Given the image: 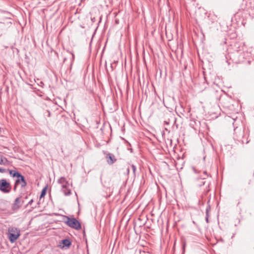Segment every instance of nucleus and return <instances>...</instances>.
I'll return each mask as SVG.
<instances>
[{
  "instance_id": "4be33fe9",
  "label": "nucleus",
  "mask_w": 254,
  "mask_h": 254,
  "mask_svg": "<svg viewBox=\"0 0 254 254\" xmlns=\"http://www.w3.org/2000/svg\"><path fill=\"white\" fill-rule=\"evenodd\" d=\"M209 217H207V216H206L205 217V221L206 222L208 223L209 222Z\"/></svg>"
},
{
  "instance_id": "c85d7f7f",
  "label": "nucleus",
  "mask_w": 254,
  "mask_h": 254,
  "mask_svg": "<svg viewBox=\"0 0 254 254\" xmlns=\"http://www.w3.org/2000/svg\"><path fill=\"white\" fill-rule=\"evenodd\" d=\"M100 130H101V131H102V132L103 133V127H102L100 128Z\"/></svg>"
},
{
  "instance_id": "0eeeda50",
  "label": "nucleus",
  "mask_w": 254,
  "mask_h": 254,
  "mask_svg": "<svg viewBox=\"0 0 254 254\" xmlns=\"http://www.w3.org/2000/svg\"><path fill=\"white\" fill-rule=\"evenodd\" d=\"M107 162L109 165H112L114 163L117 159L115 155L112 153H109L107 154L106 157Z\"/></svg>"
},
{
  "instance_id": "20e7f679",
  "label": "nucleus",
  "mask_w": 254,
  "mask_h": 254,
  "mask_svg": "<svg viewBox=\"0 0 254 254\" xmlns=\"http://www.w3.org/2000/svg\"><path fill=\"white\" fill-rule=\"evenodd\" d=\"M11 187L9 183L5 179L0 180V190L4 193H9L11 191Z\"/></svg>"
},
{
  "instance_id": "a211bd4d",
  "label": "nucleus",
  "mask_w": 254,
  "mask_h": 254,
  "mask_svg": "<svg viewBox=\"0 0 254 254\" xmlns=\"http://www.w3.org/2000/svg\"><path fill=\"white\" fill-rule=\"evenodd\" d=\"M131 167L132 168V170L133 174L135 175V171H136V167H135V166L134 165H131Z\"/></svg>"
},
{
  "instance_id": "cd10ccee",
  "label": "nucleus",
  "mask_w": 254,
  "mask_h": 254,
  "mask_svg": "<svg viewBox=\"0 0 254 254\" xmlns=\"http://www.w3.org/2000/svg\"><path fill=\"white\" fill-rule=\"evenodd\" d=\"M71 54H72V59L73 60L74 59V55L73 53H72Z\"/></svg>"
},
{
  "instance_id": "a878e982",
  "label": "nucleus",
  "mask_w": 254,
  "mask_h": 254,
  "mask_svg": "<svg viewBox=\"0 0 254 254\" xmlns=\"http://www.w3.org/2000/svg\"><path fill=\"white\" fill-rule=\"evenodd\" d=\"M204 174L206 176H208V175L207 174V173L206 171H204Z\"/></svg>"
},
{
  "instance_id": "7ed1b4c3",
  "label": "nucleus",
  "mask_w": 254,
  "mask_h": 254,
  "mask_svg": "<svg viewBox=\"0 0 254 254\" xmlns=\"http://www.w3.org/2000/svg\"><path fill=\"white\" fill-rule=\"evenodd\" d=\"M232 99L226 95L221 96L219 98V103L225 108L230 109L232 104Z\"/></svg>"
},
{
  "instance_id": "39448f33",
  "label": "nucleus",
  "mask_w": 254,
  "mask_h": 254,
  "mask_svg": "<svg viewBox=\"0 0 254 254\" xmlns=\"http://www.w3.org/2000/svg\"><path fill=\"white\" fill-rule=\"evenodd\" d=\"M243 52L242 51H241V50L237 51L236 52L233 53L232 55L233 60L235 61L236 63L242 62L243 61L241 59H238V60H237L236 59V57L239 56V57H241L243 58Z\"/></svg>"
},
{
  "instance_id": "f03ea898",
  "label": "nucleus",
  "mask_w": 254,
  "mask_h": 254,
  "mask_svg": "<svg viewBox=\"0 0 254 254\" xmlns=\"http://www.w3.org/2000/svg\"><path fill=\"white\" fill-rule=\"evenodd\" d=\"M20 235V230L17 228L12 227L8 229V238L11 243H14Z\"/></svg>"
},
{
  "instance_id": "9d476101",
  "label": "nucleus",
  "mask_w": 254,
  "mask_h": 254,
  "mask_svg": "<svg viewBox=\"0 0 254 254\" xmlns=\"http://www.w3.org/2000/svg\"><path fill=\"white\" fill-rule=\"evenodd\" d=\"M69 184L66 185L65 188H62L61 191L64 193V195L68 196L71 194V190L69 188Z\"/></svg>"
},
{
  "instance_id": "dca6fc26",
  "label": "nucleus",
  "mask_w": 254,
  "mask_h": 254,
  "mask_svg": "<svg viewBox=\"0 0 254 254\" xmlns=\"http://www.w3.org/2000/svg\"><path fill=\"white\" fill-rule=\"evenodd\" d=\"M47 191V187H45L42 190L41 194H40V198H42V197H44Z\"/></svg>"
},
{
  "instance_id": "f257e3e1",
  "label": "nucleus",
  "mask_w": 254,
  "mask_h": 254,
  "mask_svg": "<svg viewBox=\"0 0 254 254\" xmlns=\"http://www.w3.org/2000/svg\"><path fill=\"white\" fill-rule=\"evenodd\" d=\"M66 221H65L66 224L71 228L80 230L81 228V225L80 222L75 218H70L66 216Z\"/></svg>"
},
{
  "instance_id": "1a4fd4ad",
  "label": "nucleus",
  "mask_w": 254,
  "mask_h": 254,
  "mask_svg": "<svg viewBox=\"0 0 254 254\" xmlns=\"http://www.w3.org/2000/svg\"><path fill=\"white\" fill-rule=\"evenodd\" d=\"M58 184L61 185L62 188H65L66 185H68L69 183L64 177H62L58 180Z\"/></svg>"
},
{
  "instance_id": "ddd939ff",
  "label": "nucleus",
  "mask_w": 254,
  "mask_h": 254,
  "mask_svg": "<svg viewBox=\"0 0 254 254\" xmlns=\"http://www.w3.org/2000/svg\"><path fill=\"white\" fill-rule=\"evenodd\" d=\"M61 243L63 245V247H65L67 248H68L71 244L70 240L67 239L62 240Z\"/></svg>"
},
{
  "instance_id": "c756f323",
  "label": "nucleus",
  "mask_w": 254,
  "mask_h": 254,
  "mask_svg": "<svg viewBox=\"0 0 254 254\" xmlns=\"http://www.w3.org/2000/svg\"><path fill=\"white\" fill-rule=\"evenodd\" d=\"M240 133H241V135L242 136H243V132H242V131H240Z\"/></svg>"
},
{
  "instance_id": "423d86ee",
  "label": "nucleus",
  "mask_w": 254,
  "mask_h": 254,
  "mask_svg": "<svg viewBox=\"0 0 254 254\" xmlns=\"http://www.w3.org/2000/svg\"><path fill=\"white\" fill-rule=\"evenodd\" d=\"M16 185H19L20 184L21 187L23 188L25 187L27 185V182L25 179L24 177L21 175V176L19 178H17V179L15 181Z\"/></svg>"
},
{
  "instance_id": "412c9836",
  "label": "nucleus",
  "mask_w": 254,
  "mask_h": 254,
  "mask_svg": "<svg viewBox=\"0 0 254 254\" xmlns=\"http://www.w3.org/2000/svg\"><path fill=\"white\" fill-rule=\"evenodd\" d=\"M18 185H16L15 183H14V187H13V190L14 191H16L17 190Z\"/></svg>"
},
{
  "instance_id": "6ab92c4d",
  "label": "nucleus",
  "mask_w": 254,
  "mask_h": 254,
  "mask_svg": "<svg viewBox=\"0 0 254 254\" xmlns=\"http://www.w3.org/2000/svg\"><path fill=\"white\" fill-rule=\"evenodd\" d=\"M235 134H236V132H235ZM235 138L236 139H237L239 141L243 142V141L240 138H239V137H237L236 134H235Z\"/></svg>"
},
{
  "instance_id": "4468645a",
  "label": "nucleus",
  "mask_w": 254,
  "mask_h": 254,
  "mask_svg": "<svg viewBox=\"0 0 254 254\" xmlns=\"http://www.w3.org/2000/svg\"><path fill=\"white\" fill-rule=\"evenodd\" d=\"M7 158L0 155V164H5V162H7Z\"/></svg>"
},
{
  "instance_id": "2f4dec72",
  "label": "nucleus",
  "mask_w": 254,
  "mask_h": 254,
  "mask_svg": "<svg viewBox=\"0 0 254 254\" xmlns=\"http://www.w3.org/2000/svg\"><path fill=\"white\" fill-rule=\"evenodd\" d=\"M173 119H174V122H175L176 121V120L174 118H173Z\"/></svg>"
},
{
  "instance_id": "bb28decb",
  "label": "nucleus",
  "mask_w": 254,
  "mask_h": 254,
  "mask_svg": "<svg viewBox=\"0 0 254 254\" xmlns=\"http://www.w3.org/2000/svg\"><path fill=\"white\" fill-rule=\"evenodd\" d=\"M252 180L250 179V180L249 181L248 184H249V185H250V184H251V183H252Z\"/></svg>"
},
{
  "instance_id": "f3484780",
  "label": "nucleus",
  "mask_w": 254,
  "mask_h": 254,
  "mask_svg": "<svg viewBox=\"0 0 254 254\" xmlns=\"http://www.w3.org/2000/svg\"><path fill=\"white\" fill-rule=\"evenodd\" d=\"M186 245V242H183V254H184L185 252Z\"/></svg>"
},
{
  "instance_id": "aec40b11",
  "label": "nucleus",
  "mask_w": 254,
  "mask_h": 254,
  "mask_svg": "<svg viewBox=\"0 0 254 254\" xmlns=\"http://www.w3.org/2000/svg\"><path fill=\"white\" fill-rule=\"evenodd\" d=\"M6 172V169L0 168V173H3Z\"/></svg>"
},
{
  "instance_id": "7c9ffc66",
  "label": "nucleus",
  "mask_w": 254,
  "mask_h": 254,
  "mask_svg": "<svg viewBox=\"0 0 254 254\" xmlns=\"http://www.w3.org/2000/svg\"><path fill=\"white\" fill-rule=\"evenodd\" d=\"M248 63H249V64L251 63V61H248Z\"/></svg>"
},
{
  "instance_id": "6e6552de",
  "label": "nucleus",
  "mask_w": 254,
  "mask_h": 254,
  "mask_svg": "<svg viewBox=\"0 0 254 254\" xmlns=\"http://www.w3.org/2000/svg\"><path fill=\"white\" fill-rule=\"evenodd\" d=\"M21 196L17 197L12 204V209L13 210H18L21 206V204H20L21 201Z\"/></svg>"
},
{
  "instance_id": "f8f14e48",
  "label": "nucleus",
  "mask_w": 254,
  "mask_h": 254,
  "mask_svg": "<svg viewBox=\"0 0 254 254\" xmlns=\"http://www.w3.org/2000/svg\"><path fill=\"white\" fill-rule=\"evenodd\" d=\"M204 179H205V178H203L201 180V181L199 185V186L206 185V190L205 193H206L207 192H208L209 191V189L208 188H209V185H210V183L209 182H207L206 181H204Z\"/></svg>"
},
{
  "instance_id": "393cba45",
  "label": "nucleus",
  "mask_w": 254,
  "mask_h": 254,
  "mask_svg": "<svg viewBox=\"0 0 254 254\" xmlns=\"http://www.w3.org/2000/svg\"><path fill=\"white\" fill-rule=\"evenodd\" d=\"M129 168L128 167L127 169V174L129 173Z\"/></svg>"
},
{
  "instance_id": "5701e85b",
  "label": "nucleus",
  "mask_w": 254,
  "mask_h": 254,
  "mask_svg": "<svg viewBox=\"0 0 254 254\" xmlns=\"http://www.w3.org/2000/svg\"><path fill=\"white\" fill-rule=\"evenodd\" d=\"M33 202V199L30 200L29 201V202L28 203V205H31Z\"/></svg>"
},
{
  "instance_id": "2eb2a0df",
  "label": "nucleus",
  "mask_w": 254,
  "mask_h": 254,
  "mask_svg": "<svg viewBox=\"0 0 254 254\" xmlns=\"http://www.w3.org/2000/svg\"><path fill=\"white\" fill-rule=\"evenodd\" d=\"M210 210H211V207H210V205H208L206 208V216H207V217L210 216Z\"/></svg>"
},
{
  "instance_id": "9b49d317",
  "label": "nucleus",
  "mask_w": 254,
  "mask_h": 254,
  "mask_svg": "<svg viewBox=\"0 0 254 254\" xmlns=\"http://www.w3.org/2000/svg\"><path fill=\"white\" fill-rule=\"evenodd\" d=\"M8 171L10 175L13 178L16 177L17 178L21 176V174L18 171L9 169H8Z\"/></svg>"
},
{
  "instance_id": "b1692460",
  "label": "nucleus",
  "mask_w": 254,
  "mask_h": 254,
  "mask_svg": "<svg viewBox=\"0 0 254 254\" xmlns=\"http://www.w3.org/2000/svg\"><path fill=\"white\" fill-rule=\"evenodd\" d=\"M169 121H170V119H168V121H164V123L167 125H168L169 124Z\"/></svg>"
}]
</instances>
